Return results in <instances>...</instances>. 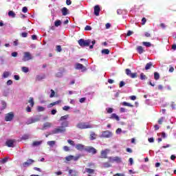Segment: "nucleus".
I'll return each instance as SVG.
<instances>
[{"mask_svg":"<svg viewBox=\"0 0 176 176\" xmlns=\"http://www.w3.org/2000/svg\"><path fill=\"white\" fill-rule=\"evenodd\" d=\"M76 127L80 130H85L86 129H93V125L89 124V122H79L76 124Z\"/></svg>","mask_w":176,"mask_h":176,"instance_id":"1","label":"nucleus"},{"mask_svg":"<svg viewBox=\"0 0 176 176\" xmlns=\"http://www.w3.org/2000/svg\"><path fill=\"white\" fill-rule=\"evenodd\" d=\"M78 45L81 46V47H86L87 46H90V43H91V40H85L83 38H80L78 40Z\"/></svg>","mask_w":176,"mask_h":176,"instance_id":"2","label":"nucleus"},{"mask_svg":"<svg viewBox=\"0 0 176 176\" xmlns=\"http://www.w3.org/2000/svg\"><path fill=\"white\" fill-rule=\"evenodd\" d=\"M41 120V116H36L35 117L30 118L27 122L26 124H32V123H36Z\"/></svg>","mask_w":176,"mask_h":176,"instance_id":"3","label":"nucleus"},{"mask_svg":"<svg viewBox=\"0 0 176 176\" xmlns=\"http://www.w3.org/2000/svg\"><path fill=\"white\" fill-rule=\"evenodd\" d=\"M67 129H65L64 126H58L52 130V132L50 133V134H59L61 133H65Z\"/></svg>","mask_w":176,"mask_h":176,"instance_id":"4","label":"nucleus"},{"mask_svg":"<svg viewBox=\"0 0 176 176\" xmlns=\"http://www.w3.org/2000/svg\"><path fill=\"white\" fill-rule=\"evenodd\" d=\"M34 57H32V55H31V53L28 52H25L23 53V56L22 58V61H30V60H32Z\"/></svg>","mask_w":176,"mask_h":176,"instance_id":"5","label":"nucleus"},{"mask_svg":"<svg viewBox=\"0 0 176 176\" xmlns=\"http://www.w3.org/2000/svg\"><path fill=\"white\" fill-rule=\"evenodd\" d=\"M125 72L127 76H129L132 79H135V78H138V74L131 73V70H130V69H126Z\"/></svg>","mask_w":176,"mask_h":176,"instance_id":"6","label":"nucleus"},{"mask_svg":"<svg viewBox=\"0 0 176 176\" xmlns=\"http://www.w3.org/2000/svg\"><path fill=\"white\" fill-rule=\"evenodd\" d=\"M33 163H35V160H34L32 159H28L27 160V162H25L22 164V167L23 168H25L27 167H30V166H31V164H33Z\"/></svg>","mask_w":176,"mask_h":176,"instance_id":"7","label":"nucleus"},{"mask_svg":"<svg viewBox=\"0 0 176 176\" xmlns=\"http://www.w3.org/2000/svg\"><path fill=\"white\" fill-rule=\"evenodd\" d=\"M14 118V113L13 112H10L6 114L5 120L6 122H12Z\"/></svg>","mask_w":176,"mask_h":176,"instance_id":"8","label":"nucleus"},{"mask_svg":"<svg viewBox=\"0 0 176 176\" xmlns=\"http://www.w3.org/2000/svg\"><path fill=\"white\" fill-rule=\"evenodd\" d=\"M85 151L88 152V153H91L92 155H96V153H97V149L91 146L85 147Z\"/></svg>","mask_w":176,"mask_h":176,"instance_id":"9","label":"nucleus"},{"mask_svg":"<svg viewBox=\"0 0 176 176\" xmlns=\"http://www.w3.org/2000/svg\"><path fill=\"white\" fill-rule=\"evenodd\" d=\"M112 135V132L109 131H104L102 132L100 137H102V138H111Z\"/></svg>","mask_w":176,"mask_h":176,"instance_id":"10","label":"nucleus"},{"mask_svg":"<svg viewBox=\"0 0 176 176\" xmlns=\"http://www.w3.org/2000/svg\"><path fill=\"white\" fill-rule=\"evenodd\" d=\"M108 152H109V150H108V149L102 150L100 151V159H107L108 157V156H107Z\"/></svg>","mask_w":176,"mask_h":176,"instance_id":"11","label":"nucleus"},{"mask_svg":"<svg viewBox=\"0 0 176 176\" xmlns=\"http://www.w3.org/2000/svg\"><path fill=\"white\" fill-rule=\"evenodd\" d=\"M6 145L8 146V148H14V140H8L6 142Z\"/></svg>","mask_w":176,"mask_h":176,"instance_id":"12","label":"nucleus"},{"mask_svg":"<svg viewBox=\"0 0 176 176\" xmlns=\"http://www.w3.org/2000/svg\"><path fill=\"white\" fill-rule=\"evenodd\" d=\"M76 149H77V151H80V152H82L85 151L86 147H85V145L82 144H76Z\"/></svg>","mask_w":176,"mask_h":176,"instance_id":"13","label":"nucleus"},{"mask_svg":"<svg viewBox=\"0 0 176 176\" xmlns=\"http://www.w3.org/2000/svg\"><path fill=\"white\" fill-rule=\"evenodd\" d=\"M76 69H81L82 72H85V71H86V67H84L83 65L80 64V63H76Z\"/></svg>","mask_w":176,"mask_h":176,"instance_id":"14","label":"nucleus"},{"mask_svg":"<svg viewBox=\"0 0 176 176\" xmlns=\"http://www.w3.org/2000/svg\"><path fill=\"white\" fill-rule=\"evenodd\" d=\"M109 162H111L112 163H113V162H117V163H120V162H122V158L119 157H114L113 158H112V157H109Z\"/></svg>","mask_w":176,"mask_h":176,"instance_id":"15","label":"nucleus"},{"mask_svg":"<svg viewBox=\"0 0 176 176\" xmlns=\"http://www.w3.org/2000/svg\"><path fill=\"white\" fill-rule=\"evenodd\" d=\"M100 6H96L94 7V15L95 16H100Z\"/></svg>","mask_w":176,"mask_h":176,"instance_id":"16","label":"nucleus"},{"mask_svg":"<svg viewBox=\"0 0 176 176\" xmlns=\"http://www.w3.org/2000/svg\"><path fill=\"white\" fill-rule=\"evenodd\" d=\"M136 50L139 54H142V53L145 52V50H144L142 46H138Z\"/></svg>","mask_w":176,"mask_h":176,"instance_id":"17","label":"nucleus"},{"mask_svg":"<svg viewBox=\"0 0 176 176\" xmlns=\"http://www.w3.org/2000/svg\"><path fill=\"white\" fill-rule=\"evenodd\" d=\"M97 138V135L94 132H91L90 135H89V140L91 141H94Z\"/></svg>","mask_w":176,"mask_h":176,"instance_id":"18","label":"nucleus"},{"mask_svg":"<svg viewBox=\"0 0 176 176\" xmlns=\"http://www.w3.org/2000/svg\"><path fill=\"white\" fill-rule=\"evenodd\" d=\"M61 102V100H57L56 102H54L52 103H50L47 105V108H52V107H54V105H58Z\"/></svg>","mask_w":176,"mask_h":176,"instance_id":"19","label":"nucleus"},{"mask_svg":"<svg viewBox=\"0 0 176 176\" xmlns=\"http://www.w3.org/2000/svg\"><path fill=\"white\" fill-rule=\"evenodd\" d=\"M109 119H115L117 120V122H119L120 120V118L116 115V113H112L109 118Z\"/></svg>","mask_w":176,"mask_h":176,"instance_id":"20","label":"nucleus"},{"mask_svg":"<svg viewBox=\"0 0 176 176\" xmlns=\"http://www.w3.org/2000/svg\"><path fill=\"white\" fill-rule=\"evenodd\" d=\"M50 127H52V123L45 122L43 125L42 130H46V129H50Z\"/></svg>","mask_w":176,"mask_h":176,"instance_id":"21","label":"nucleus"},{"mask_svg":"<svg viewBox=\"0 0 176 176\" xmlns=\"http://www.w3.org/2000/svg\"><path fill=\"white\" fill-rule=\"evenodd\" d=\"M39 145H42V140L34 141L32 144V146H39Z\"/></svg>","mask_w":176,"mask_h":176,"instance_id":"22","label":"nucleus"},{"mask_svg":"<svg viewBox=\"0 0 176 176\" xmlns=\"http://www.w3.org/2000/svg\"><path fill=\"white\" fill-rule=\"evenodd\" d=\"M45 78H46V76H45V75H43V76L37 75L36 76V81L39 82L41 80H43V79H45Z\"/></svg>","mask_w":176,"mask_h":176,"instance_id":"23","label":"nucleus"},{"mask_svg":"<svg viewBox=\"0 0 176 176\" xmlns=\"http://www.w3.org/2000/svg\"><path fill=\"white\" fill-rule=\"evenodd\" d=\"M152 67H153V63H152V62L146 63V65L145 66L146 71H148V69H151V68H152Z\"/></svg>","mask_w":176,"mask_h":176,"instance_id":"24","label":"nucleus"},{"mask_svg":"<svg viewBox=\"0 0 176 176\" xmlns=\"http://www.w3.org/2000/svg\"><path fill=\"white\" fill-rule=\"evenodd\" d=\"M69 124V122L68 121H63L61 123L60 127H64V129H65V127H68Z\"/></svg>","mask_w":176,"mask_h":176,"instance_id":"25","label":"nucleus"},{"mask_svg":"<svg viewBox=\"0 0 176 176\" xmlns=\"http://www.w3.org/2000/svg\"><path fill=\"white\" fill-rule=\"evenodd\" d=\"M85 171L86 173H87L88 174H94V169H91V168H85Z\"/></svg>","mask_w":176,"mask_h":176,"instance_id":"26","label":"nucleus"},{"mask_svg":"<svg viewBox=\"0 0 176 176\" xmlns=\"http://www.w3.org/2000/svg\"><path fill=\"white\" fill-rule=\"evenodd\" d=\"M61 23H55L54 26L51 27V30H56V27H61Z\"/></svg>","mask_w":176,"mask_h":176,"instance_id":"27","label":"nucleus"},{"mask_svg":"<svg viewBox=\"0 0 176 176\" xmlns=\"http://www.w3.org/2000/svg\"><path fill=\"white\" fill-rule=\"evenodd\" d=\"M28 102H29V104H30V107H34V105L35 104V102H34V98L30 97L28 100Z\"/></svg>","mask_w":176,"mask_h":176,"instance_id":"28","label":"nucleus"},{"mask_svg":"<svg viewBox=\"0 0 176 176\" xmlns=\"http://www.w3.org/2000/svg\"><path fill=\"white\" fill-rule=\"evenodd\" d=\"M69 118V115H68V114L65 115V116L60 117V121L63 122V120H67V119H68Z\"/></svg>","mask_w":176,"mask_h":176,"instance_id":"29","label":"nucleus"},{"mask_svg":"<svg viewBox=\"0 0 176 176\" xmlns=\"http://www.w3.org/2000/svg\"><path fill=\"white\" fill-rule=\"evenodd\" d=\"M122 105H123L124 107H130L131 108H133V107H134V105H133L127 102H123L122 103Z\"/></svg>","mask_w":176,"mask_h":176,"instance_id":"30","label":"nucleus"},{"mask_svg":"<svg viewBox=\"0 0 176 176\" xmlns=\"http://www.w3.org/2000/svg\"><path fill=\"white\" fill-rule=\"evenodd\" d=\"M143 46H146V47H151L152 46V44L150 42L143 41L142 42Z\"/></svg>","mask_w":176,"mask_h":176,"instance_id":"31","label":"nucleus"},{"mask_svg":"<svg viewBox=\"0 0 176 176\" xmlns=\"http://www.w3.org/2000/svg\"><path fill=\"white\" fill-rule=\"evenodd\" d=\"M62 13H63V16H67V14H68V13H69L68 9H67V8H63L62 9Z\"/></svg>","mask_w":176,"mask_h":176,"instance_id":"32","label":"nucleus"},{"mask_svg":"<svg viewBox=\"0 0 176 176\" xmlns=\"http://www.w3.org/2000/svg\"><path fill=\"white\" fill-rule=\"evenodd\" d=\"M47 144V145H49V146H54L56 145V141L54 140L48 141Z\"/></svg>","mask_w":176,"mask_h":176,"instance_id":"33","label":"nucleus"},{"mask_svg":"<svg viewBox=\"0 0 176 176\" xmlns=\"http://www.w3.org/2000/svg\"><path fill=\"white\" fill-rule=\"evenodd\" d=\"M154 79L155 80H159V79H160V75L159 74V73L157 72L154 73Z\"/></svg>","mask_w":176,"mask_h":176,"instance_id":"34","label":"nucleus"},{"mask_svg":"<svg viewBox=\"0 0 176 176\" xmlns=\"http://www.w3.org/2000/svg\"><path fill=\"white\" fill-rule=\"evenodd\" d=\"M8 16H9V17L14 18V17H16V13H14V12H13V11H10L8 12Z\"/></svg>","mask_w":176,"mask_h":176,"instance_id":"35","label":"nucleus"},{"mask_svg":"<svg viewBox=\"0 0 176 176\" xmlns=\"http://www.w3.org/2000/svg\"><path fill=\"white\" fill-rule=\"evenodd\" d=\"M22 72H24L25 74H27V72H29L30 69L27 67H21Z\"/></svg>","mask_w":176,"mask_h":176,"instance_id":"36","label":"nucleus"},{"mask_svg":"<svg viewBox=\"0 0 176 176\" xmlns=\"http://www.w3.org/2000/svg\"><path fill=\"white\" fill-rule=\"evenodd\" d=\"M140 79L141 80H145L146 79H148V77H146V75H144V73L140 74Z\"/></svg>","mask_w":176,"mask_h":176,"instance_id":"37","label":"nucleus"},{"mask_svg":"<svg viewBox=\"0 0 176 176\" xmlns=\"http://www.w3.org/2000/svg\"><path fill=\"white\" fill-rule=\"evenodd\" d=\"M74 159V155H68L65 157V160L67 162H71V160H73Z\"/></svg>","mask_w":176,"mask_h":176,"instance_id":"38","label":"nucleus"},{"mask_svg":"<svg viewBox=\"0 0 176 176\" xmlns=\"http://www.w3.org/2000/svg\"><path fill=\"white\" fill-rule=\"evenodd\" d=\"M56 52H58V53H61V52L63 51V49L61 48V45H56Z\"/></svg>","mask_w":176,"mask_h":176,"instance_id":"39","label":"nucleus"},{"mask_svg":"<svg viewBox=\"0 0 176 176\" xmlns=\"http://www.w3.org/2000/svg\"><path fill=\"white\" fill-rule=\"evenodd\" d=\"M111 164H109V162H104L103 163V167H104V168H108L109 167H111Z\"/></svg>","mask_w":176,"mask_h":176,"instance_id":"40","label":"nucleus"},{"mask_svg":"<svg viewBox=\"0 0 176 176\" xmlns=\"http://www.w3.org/2000/svg\"><path fill=\"white\" fill-rule=\"evenodd\" d=\"M28 138H30V135L28 134H25L21 137V140H28Z\"/></svg>","mask_w":176,"mask_h":176,"instance_id":"41","label":"nucleus"},{"mask_svg":"<svg viewBox=\"0 0 176 176\" xmlns=\"http://www.w3.org/2000/svg\"><path fill=\"white\" fill-rule=\"evenodd\" d=\"M80 156H81L80 155H78L76 157L73 155V160L74 162H78V160H79V159H80Z\"/></svg>","mask_w":176,"mask_h":176,"instance_id":"42","label":"nucleus"},{"mask_svg":"<svg viewBox=\"0 0 176 176\" xmlns=\"http://www.w3.org/2000/svg\"><path fill=\"white\" fill-rule=\"evenodd\" d=\"M68 144L71 145L72 146H75V142L71 140H67Z\"/></svg>","mask_w":176,"mask_h":176,"instance_id":"43","label":"nucleus"},{"mask_svg":"<svg viewBox=\"0 0 176 176\" xmlns=\"http://www.w3.org/2000/svg\"><path fill=\"white\" fill-rule=\"evenodd\" d=\"M9 75H10V73L9 72H4L3 74V78H8Z\"/></svg>","mask_w":176,"mask_h":176,"instance_id":"44","label":"nucleus"},{"mask_svg":"<svg viewBox=\"0 0 176 176\" xmlns=\"http://www.w3.org/2000/svg\"><path fill=\"white\" fill-rule=\"evenodd\" d=\"M102 54H109V50L104 49L102 50Z\"/></svg>","mask_w":176,"mask_h":176,"instance_id":"45","label":"nucleus"},{"mask_svg":"<svg viewBox=\"0 0 176 176\" xmlns=\"http://www.w3.org/2000/svg\"><path fill=\"white\" fill-rule=\"evenodd\" d=\"M106 111H107V113H112V112H113V109L109 107V108L106 109Z\"/></svg>","mask_w":176,"mask_h":176,"instance_id":"46","label":"nucleus"},{"mask_svg":"<svg viewBox=\"0 0 176 176\" xmlns=\"http://www.w3.org/2000/svg\"><path fill=\"white\" fill-rule=\"evenodd\" d=\"M55 94H56V92L54 91V90L51 89V94L50 95V98H53V97H54Z\"/></svg>","mask_w":176,"mask_h":176,"instance_id":"47","label":"nucleus"},{"mask_svg":"<svg viewBox=\"0 0 176 176\" xmlns=\"http://www.w3.org/2000/svg\"><path fill=\"white\" fill-rule=\"evenodd\" d=\"M38 112H43V111H45V107L38 106Z\"/></svg>","mask_w":176,"mask_h":176,"instance_id":"48","label":"nucleus"},{"mask_svg":"<svg viewBox=\"0 0 176 176\" xmlns=\"http://www.w3.org/2000/svg\"><path fill=\"white\" fill-rule=\"evenodd\" d=\"M163 120H164V118L162 117L158 120V124H163Z\"/></svg>","mask_w":176,"mask_h":176,"instance_id":"49","label":"nucleus"},{"mask_svg":"<svg viewBox=\"0 0 176 176\" xmlns=\"http://www.w3.org/2000/svg\"><path fill=\"white\" fill-rule=\"evenodd\" d=\"M85 31H91V26L90 25H86L85 28Z\"/></svg>","mask_w":176,"mask_h":176,"instance_id":"50","label":"nucleus"},{"mask_svg":"<svg viewBox=\"0 0 176 176\" xmlns=\"http://www.w3.org/2000/svg\"><path fill=\"white\" fill-rule=\"evenodd\" d=\"M21 36H22V38H27V36H28V33H27V32H22Z\"/></svg>","mask_w":176,"mask_h":176,"instance_id":"51","label":"nucleus"},{"mask_svg":"<svg viewBox=\"0 0 176 176\" xmlns=\"http://www.w3.org/2000/svg\"><path fill=\"white\" fill-rule=\"evenodd\" d=\"M63 111H68V110L71 109V107L69 106H64L63 107Z\"/></svg>","mask_w":176,"mask_h":176,"instance_id":"52","label":"nucleus"},{"mask_svg":"<svg viewBox=\"0 0 176 176\" xmlns=\"http://www.w3.org/2000/svg\"><path fill=\"white\" fill-rule=\"evenodd\" d=\"M63 150L65 151V152H68L69 151V147L68 146H63Z\"/></svg>","mask_w":176,"mask_h":176,"instance_id":"53","label":"nucleus"},{"mask_svg":"<svg viewBox=\"0 0 176 176\" xmlns=\"http://www.w3.org/2000/svg\"><path fill=\"white\" fill-rule=\"evenodd\" d=\"M133 35V32L131 30H129L126 33V36H131Z\"/></svg>","mask_w":176,"mask_h":176,"instance_id":"54","label":"nucleus"},{"mask_svg":"<svg viewBox=\"0 0 176 176\" xmlns=\"http://www.w3.org/2000/svg\"><path fill=\"white\" fill-rule=\"evenodd\" d=\"M18 55H19V53H17V52H12V53L11 54V56H12V57H17Z\"/></svg>","mask_w":176,"mask_h":176,"instance_id":"55","label":"nucleus"},{"mask_svg":"<svg viewBox=\"0 0 176 176\" xmlns=\"http://www.w3.org/2000/svg\"><path fill=\"white\" fill-rule=\"evenodd\" d=\"M22 12L23 13H27V12H28V8H27V7H23L22 9Z\"/></svg>","mask_w":176,"mask_h":176,"instance_id":"56","label":"nucleus"},{"mask_svg":"<svg viewBox=\"0 0 176 176\" xmlns=\"http://www.w3.org/2000/svg\"><path fill=\"white\" fill-rule=\"evenodd\" d=\"M10 85H13V81L12 80H8L7 81V85L10 86Z\"/></svg>","mask_w":176,"mask_h":176,"instance_id":"57","label":"nucleus"},{"mask_svg":"<svg viewBox=\"0 0 176 176\" xmlns=\"http://www.w3.org/2000/svg\"><path fill=\"white\" fill-rule=\"evenodd\" d=\"M130 100H132V101H135V100H137V97L135 96H130Z\"/></svg>","mask_w":176,"mask_h":176,"instance_id":"58","label":"nucleus"},{"mask_svg":"<svg viewBox=\"0 0 176 176\" xmlns=\"http://www.w3.org/2000/svg\"><path fill=\"white\" fill-rule=\"evenodd\" d=\"M1 104L3 107L2 109H5V108H6V103L5 102V101H2Z\"/></svg>","mask_w":176,"mask_h":176,"instance_id":"59","label":"nucleus"},{"mask_svg":"<svg viewBox=\"0 0 176 176\" xmlns=\"http://www.w3.org/2000/svg\"><path fill=\"white\" fill-rule=\"evenodd\" d=\"M111 25L109 23H106V25H105L106 30H109V28H111Z\"/></svg>","mask_w":176,"mask_h":176,"instance_id":"60","label":"nucleus"},{"mask_svg":"<svg viewBox=\"0 0 176 176\" xmlns=\"http://www.w3.org/2000/svg\"><path fill=\"white\" fill-rule=\"evenodd\" d=\"M116 134H120L122 133V129L118 128L116 131Z\"/></svg>","mask_w":176,"mask_h":176,"instance_id":"61","label":"nucleus"},{"mask_svg":"<svg viewBox=\"0 0 176 176\" xmlns=\"http://www.w3.org/2000/svg\"><path fill=\"white\" fill-rule=\"evenodd\" d=\"M124 85H126L124 81H120V87H123V86H124Z\"/></svg>","mask_w":176,"mask_h":176,"instance_id":"62","label":"nucleus"},{"mask_svg":"<svg viewBox=\"0 0 176 176\" xmlns=\"http://www.w3.org/2000/svg\"><path fill=\"white\" fill-rule=\"evenodd\" d=\"M79 101L82 104L86 101V98H81Z\"/></svg>","mask_w":176,"mask_h":176,"instance_id":"63","label":"nucleus"},{"mask_svg":"<svg viewBox=\"0 0 176 176\" xmlns=\"http://www.w3.org/2000/svg\"><path fill=\"white\" fill-rule=\"evenodd\" d=\"M8 162V157H5L1 160V163H6Z\"/></svg>","mask_w":176,"mask_h":176,"instance_id":"64","label":"nucleus"}]
</instances>
